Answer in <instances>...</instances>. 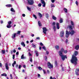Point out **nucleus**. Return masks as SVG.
Returning a JSON list of instances; mask_svg holds the SVG:
<instances>
[{
  "mask_svg": "<svg viewBox=\"0 0 79 79\" xmlns=\"http://www.w3.org/2000/svg\"><path fill=\"white\" fill-rule=\"evenodd\" d=\"M71 24L72 25H70L69 26V31H68V30H66V31L65 37L66 38H68L69 35V34H70L71 35H73L75 33H76V32L74 31L73 30V28L74 27V22L73 21H71Z\"/></svg>",
  "mask_w": 79,
  "mask_h": 79,
  "instance_id": "nucleus-1",
  "label": "nucleus"
},
{
  "mask_svg": "<svg viewBox=\"0 0 79 79\" xmlns=\"http://www.w3.org/2000/svg\"><path fill=\"white\" fill-rule=\"evenodd\" d=\"M77 57L75 56L74 55H73L71 60V63H72V64L76 65L77 64Z\"/></svg>",
  "mask_w": 79,
  "mask_h": 79,
  "instance_id": "nucleus-2",
  "label": "nucleus"
},
{
  "mask_svg": "<svg viewBox=\"0 0 79 79\" xmlns=\"http://www.w3.org/2000/svg\"><path fill=\"white\" fill-rule=\"evenodd\" d=\"M47 64L48 67V68H50V69H51V68H53V64H51V63H50V62H48Z\"/></svg>",
  "mask_w": 79,
  "mask_h": 79,
  "instance_id": "nucleus-3",
  "label": "nucleus"
},
{
  "mask_svg": "<svg viewBox=\"0 0 79 79\" xmlns=\"http://www.w3.org/2000/svg\"><path fill=\"white\" fill-rule=\"evenodd\" d=\"M27 3L28 5H33L34 4V0H27Z\"/></svg>",
  "mask_w": 79,
  "mask_h": 79,
  "instance_id": "nucleus-4",
  "label": "nucleus"
},
{
  "mask_svg": "<svg viewBox=\"0 0 79 79\" xmlns=\"http://www.w3.org/2000/svg\"><path fill=\"white\" fill-rule=\"evenodd\" d=\"M43 32L44 33V34H46L47 33H46V32L47 31V28L46 27H44L43 28Z\"/></svg>",
  "mask_w": 79,
  "mask_h": 79,
  "instance_id": "nucleus-5",
  "label": "nucleus"
},
{
  "mask_svg": "<svg viewBox=\"0 0 79 79\" xmlns=\"http://www.w3.org/2000/svg\"><path fill=\"white\" fill-rule=\"evenodd\" d=\"M61 56V58L63 61H64V60H65V58H66V59H67V57H66V55H63Z\"/></svg>",
  "mask_w": 79,
  "mask_h": 79,
  "instance_id": "nucleus-6",
  "label": "nucleus"
},
{
  "mask_svg": "<svg viewBox=\"0 0 79 79\" xmlns=\"http://www.w3.org/2000/svg\"><path fill=\"white\" fill-rule=\"evenodd\" d=\"M64 31H61L60 32V36L61 37H63L64 35Z\"/></svg>",
  "mask_w": 79,
  "mask_h": 79,
  "instance_id": "nucleus-7",
  "label": "nucleus"
},
{
  "mask_svg": "<svg viewBox=\"0 0 79 79\" xmlns=\"http://www.w3.org/2000/svg\"><path fill=\"white\" fill-rule=\"evenodd\" d=\"M41 3L42 4H43V7H45V2L44 1V0H41Z\"/></svg>",
  "mask_w": 79,
  "mask_h": 79,
  "instance_id": "nucleus-8",
  "label": "nucleus"
},
{
  "mask_svg": "<svg viewBox=\"0 0 79 79\" xmlns=\"http://www.w3.org/2000/svg\"><path fill=\"white\" fill-rule=\"evenodd\" d=\"M76 74L77 76H79V69H77L76 70Z\"/></svg>",
  "mask_w": 79,
  "mask_h": 79,
  "instance_id": "nucleus-9",
  "label": "nucleus"
},
{
  "mask_svg": "<svg viewBox=\"0 0 79 79\" xmlns=\"http://www.w3.org/2000/svg\"><path fill=\"white\" fill-rule=\"evenodd\" d=\"M5 67L6 69H7V70H8V69H9V67H8V64L7 63H6Z\"/></svg>",
  "mask_w": 79,
  "mask_h": 79,
  "instance_id": "nucleus-10",
  "label": "nucleus"
},
{
  "mask_svg": "<svg viewBox=\"0 0 79 79\" xmlns=\"http://www.w3.org/2000/svg\"><path fill=\"white\" fill-rule=\"evenodd\" d=\"M56 28L57 29H60V24L58 23H56Z\"/></svg>",
  "mask_w": 79,
  "mask_h": 79,
  "instance_id": "nucleus-11",
  "label": "nucleus"
},
{
  "mask_svg": "<svg viewBox=\"0 0 79 79\" xmlns=\"http://www.w3.org/2000/svg\"><path fill=\"white\" fill-rule=\"evenodd\" d=\"M59 56H61L63 55V52H61V51H59Z\"/></svg>",
  "mask_w": 79,
  "mask_h": 79,
  "instance_id": "nucleus-12",
  "label": "nucleus"
},
{
  "mask_svg": "<svg viewBox=\"0 0 79 79\" xmlns=\"http://www.w3.org/2000/svg\"><path fill=\"white\" fill-rule=\"evenodd\" d=\"M16 33H14V34L12 35V38L13 39H15V38L16 37Z\"/></svg>",
  "mask_w": 79,
  "mask_h": 79,
  "instance_id": "nucleus-13",
  "label": "nucleus"
},
{
  "mask_svg": "<svg viewBox=\"0 0 79 79\" xmlns=\"http://www.w3.org/2000/svg\"><path fill=\"white\" fill-rule=\"evenodd\" d=\"M54 63L55 64V66L56 67H57V66H58V62H57V61L55 60L54 62Z\"/></svg>",
  "mask_w": 79,
  "mask_h": 79,
  "instance_id": "nucleus-14",
  "label": "nucleus"
},
{
  "mask_svg": "<svg viewBox=\"0 0 79 79\" xmlns=\"http://www.w3.org/2000/svg\"><path fill=\"white\" fill-rule=\"evenodd\" d=\"M55 48L56 49V50H59V48H60V47L59 46L56 45L55 46Z\"/></svg>",
  "mask_w": 79,
  "mask_h": 79,
  "instance_id": "nucleus-15",
  "label": "nucleus"
},
{
  "mask_svg": "<svg viewBox=\"0 0 79 79\" xmlns=\"http://www.w3.org/2000/svg\"><path fill=\"white\" fill-rule=\"evenodd\" d=\"M79 45H77L75 46V49L76 50H79Z\"/></svg>",
  "mask_w": 79,
  "mask_h": 79,
  "instance_id": "nucleus-16",
  "label": "nucleus"
},
{
  "mask_svg": "<svg viewBox=\"0 0 79 79\" xmlns=\"http://www.w3.org/2000/svg\"><path fill=\"white\" fill-rule=\"evenodd\" d=\"M38 24L39 26L40 27L42 26V23H40V21H39L38 22Z\"/></svg>",
  "mask_w": 79,
  "mask_h": 79,
  "instance_id": "nucleus-17",
  "label": "nucleus"
},
{
  "mask_svg": "<svg viewBox=\"0 0 79 79\" xmlns=\"http://www.w3.org/2000/svg\"><path fill=\"white\" fill-rule=\"evenodd\" d=\"M45 17L46 18H47V19H48V18H49V15L47 13L46 14Z\"/></svg>",
  "mask_w": 79,
  "mask_h": 79,
  "instance_id": "nucleus-18",
  "label": "nucleus"
},
{
  "mask_svg": "<svg viewBox=\"0 0 79 79\" xmlns=\"http://www.w3.org/2000/svg\"><path fill=\"white\" fill-rule=\"evenodd\" d=\"M63 20L62 18H60V20H59V22L60 23H63Z\"/></svg>",
  "mask_w": 79,
  "mask_h": 79,
  "instance_id": "nucleus-19",
  "label": "nucleus"
},
{
  "mask_svg": "<svg viewBox=\"0 0 79 79\" xmlns=\"http://www.w3.org/2000/svg\"><path fill=\"white\" fill-rule=\"evenodd\" d=\"M2 76H5V77H6L7 76V75L6 73H3L1 74Z\"/></svg>",
  "mask_w": 79,
  "mask_h": 79,
  "instance_id": "nucleus-20",
  "label": "nucleus"
},
{
  "mask_svg": "<svg viewBox=\"0 0 79 79\" xmlns=\"http://www.w3.org/2000/svg\"><path fill=\"white\" fill-rule=\"evenodd\" d=\"M10 11H12L14 13H15V10H14V9H13V7H11L10 9Z\"/></svg>",
  "mask_w": 79,
  "mask_h": 79,
  "instance_id": "nucleus-21",
  "label": "nucleus"
},
{
  "mask_svg": "<svg viewBox=\"0 0 79 79\" xmlns=\"http://www.w3.org/2000/svg\"><path fill=\"white\" fill-rule=\"evenodd\" d=\"M74 54L75 56H77V55H78V52L77 51L75 52Z\"/></svg>",
  "mask_w": 79,
  "mask_h": 79,
  "instance_id": "nucleus-22",
  "label": "nucleus"
},
{
  "mask_svg": "<svg viewBox=\"0 0 79 79\" xmlns=\"http://www.w3.org/2000/svg\"><path fill=\"white\" fill-rule=\"evenodd\" d=\"M64 10L65 13H68V10L66 8H64Z\"/></svg>",
  "mask_w": 79,
  "mask_h": 79,
  "instance_id": "nucleus-23",
  "label": "nucleus"
},
{
  "mask_svg": "<svg viewBox=\"0 0 79 79\" xmlns=\"http://www.w3.org/2000/svg\"><path fill=\"white\" fill-rule=\"evenodd\" d=\"M6 6L7 7H11V4H7V5H6Z\"/></svg>",
  "mask_w": 79,
  "mask_h": 79,
  "instance_id": "nucleus-24",
  "label": "nucleus"
},
{
  "mask_svg": "<svg viewBox=\"0 0 79 79\" xmlns=\"http://www.w3.org/2000/svg\"><path fill=\"white\" fill-rule=\"evenodd\" d=\"M6 27L7 28H11V25H7Z\"/></svg>",
  "mask_w": 79,
  "mask_h": 79,
  "instance_id": "nucleus-25",
  "label": "nucleus"
},
{
  "mask_svg": "<svg viewBox=\"0 0 79 79\" xmlns=\"http://www.w3.org/2000/svg\"><path fill=\"white\" fill-rule=\"evenodd\" d=\"M21 45H22V46H23V47H25L26 46V45L24 44V43L22 42L21 43Z\"/></svg>",
  "mask_w": 79,
  "mask_h": 79,
  "instance_id": "nucleus-26",
  "label": "nucleus"
},
{
  "mask_svg": "<svg viewBox=\"0 0 79 79\" xmlns=\"http://www.w3.org/2000/svg\"><path fill=\"white\" fill-rule=\"evenodd\" d=\"M27 8L28 9V11H31V8H30L28 6H27Z\"/></svg>",
  "mask_w": 79,
  "mask_h": 79,
  "instance_id": "nucleus-27",
  "label": "nucleus"
},
{
  "mask_svg": "<svg viewBox=\"0 0 79 79\" xmlns=\"http://www.w3.org/2000/svg\"><path fill=\"white\" fill-rule=\"evenodd\" d=\"M38 15L40 18H42V15L40 13H39Z\"/></svg>",
  "mask_w": 79,
  "mask_h": 79,
  "instance_id": "nucleus-28",
  "label": "nucleus"
},
{
  "mask_svg": "<svg viewBox=\"0 0 79 79\" xmlns=\"http://www.w3.org/2000/svg\"><path fill=\"white\" fill-rule=\"evenodd\" d=\"M52 19L54 20H56V17H55L54 16H52Z\"/></svg>",
  "mask_w": 79,
  "mask_h": 79,
  "instance_id": "nucleus-29",
  "label": "nucleus"
},
{
  "mask_svg": "<svg viewBox=\"0 0 79 79\" xmlns=\"http://www.w3.org/2000/svg\"><path fill=\"white\" fill-rule=\"evenodd\" d=\"M38 68L39 70H40V71L42 69V68H41V67H40V66H39Z\"/></svg>",
  "mask_w": 79,
  "mask_h": 79,
  "instance_id": "nucleus-30",
  "label": "nucleus"
},
{
  "mask_svg": "<svg viewBox=\"0 0 79 79\" xmlns=\"http://www.w3.org/2000/svg\"><path fill=\"white\" fill-rule=\"evenodd\" d=\"M35 52L36 53V55L37 56H39V54L38 53V52H37V51H35Z\"/></svg>",
  "mask_w": 79,
  "mask_h": 79,
  "instance_id": "nucleus-31",
  "label": "nucleus"
},
{
  "mask_svg": "<svg viewBox=\"0 0 79 79\" xmlns=\"http://www.w3.org/2000/svg\"><path fill=\"white\" fill-rule=\"evenodd\" d=\"M2 54H5V50H2Z\"/></svg>",
  "mask_w": 79,
  "mask_h": 79,
  "instance_id": "nucleus-32",
  "label": "nucleus"
},
{
  "mask_svg": "<svg viewBox=\"0 0 79 79\" xmlns=\"http://www.w3.org/2000/svg\"><path fill=\"white\" fill-rule=\"evenodd\" d=\"M64 49L63 48H61V50L60 51L61 52H64Z\"/></svg>",
  "mask_w": 79,
  "mask_h": 79,
  "instance_id": "nucleus-33",
  "label": "nucleus"
},
{
  "mask_svg": "<svg viewBox=\"0 0 79 79\" xmlns=\"http://www.w3.org/2000/svg\"><path fill=\"white\" fill-rule=\"evenodd\" d=\"M21 31H18L16 34H20V33H21Z\"/></svg>",
  "mask_w": 79,
  "mask_h": 79,
  "instance_id": "nucleus-34",
  "label": "nucleus"
},
{
  "mask_svg": "<svg viewBox=\"0 0 79 79\" xmlns=\"http://www.w3.org/2000/svg\"><path fill=\"white\" fill-rule=\"evenodd\" d=\"M55 24H56L55 22H53V23L52 24V26H55Z\"/></svg>",
  "mask_w": 79,
  "mask_h": 79,
  "instance_id": "nucleus-35",
  "label": "nucleus"
},
{
  "mask_svg": "<svg viewBox=\"0 0 79 79\" xmlns=\"http://www.w3.org/2000/svg\"><path fill=\"white\" fill-rule=\"evenodd\" d=\"M42 48L43 50H44L46 51V48L45 46L43 47Z\"/></svg>",
  "mask_w": 79,
  "mask_h": 79,
  "instance_id": "nucleus-36",
  "label": "nucleus"
},
{
  "mask_svg": "<svg viewBox=\"0 0 79 79\" xmlns=\"http://www.w3.org/2000/svg\"><path fill=\"white\" fill-rule=\"evenodd\" d=\"M53 29L54 31H56V27H55V26H54Z\"/></svg>",
  "mask_w": 79,
  "mask_h": 79,
  "instance_id": "nucleus-37",
  "label": "nucleus"
},
{
  "mask_svg": "<svg viewBox=\"0 0 79 79\" xmlns=\"http://www.w3.org/2000/svg\"><path fill=\"white\" fill-rule=\"evenodd\" d=\"M8 24L9 25H10V24H11V21H10L8 22Z\"/></svg>",
  "mask_w": 79,
  "mask_h": 79,
  "instance_id": "nucleus-38",
  "label": "nucleus"
},
{
  "mask_svg": "<svg viewBox=\"0 0 79 79\" xmlns=\"http://www.w3.org/2000/svg\"><path fill=\"white\" fill-rule=\"evenodd\" d=\"M24 55H22L21 56V59H24Z\"/></svg>",
  "mask_w": 79,
  "mask_h": 79,
  "instance_id": "nucleus-39",
  "label": "nucleus"
},
{
  "mask_svg": "<svg viewBox=\"0 0 79 79\" xmlns=\"http://www.w3.org/2000/svg\"><path fill=\"white\" fill-rule=\"evenodd\" d=\"M33 17H34V18H35V19H37V16H36V15H33Z\"/></svg>",
  "mask_w": 79,
  "mask_h": 79,
  "instance_id": "nucleus-40",
  "label": "nucleus"
},
{
  "mask_svg": "<svg viewBox=\"0 0 79 79\" xmlns=\"http://www.w3.org/2000/svg\"><path fill=\"white\" fill-rule=\"evenodd\" d=\"M32 46H33V47H34V48H35V45L32 44Z\"/></svg>",
  "mask_w": 79,
  "mask_h": 79,
  "instance_id": "nucleus-41",
  "label": "nucleus"
},
{
  "mask_svg": "<svg viewBox=\"0 0 79 79\" xmlns=\"http://www.w3.org/2000/svg\"><path fill=\"white\" fill-rule=\"evenodd\" d=\"M68 52V51L65 50V51H64V53H66Z\"/></svg>",
  "mask_w": 79,
  "mask_h": 79,
  "instance_id": "nucleus-42",
  "label": "nucleus"
},
{
  "mask_svg": "<svg viewBox=\"0 0 79 79\" xmlns=\"http://www.w3.org/2000/svg\"><path fill=\"white\" fill-rule=\"evenodd\" d=\"M51 6L52 8V7H55V6H54V4H52Z\"/></svg>",
  "mask_w": 79,
  "mask_h": 79,
  "instance_id": "nucleus-43",
  "label": "nucleus"
},
{
  "mask_svg": "<svg viewBox=\"0 0 79 79\" xmlns=\"http://www.w3.org/2000/svg\"><path fill=\"white\" fill-rule=\"evenodd\" d=\"M42 6V4L41 3H39L38 4V6L40 7Z\"/></svg>",
  "mask_w": 79,
  "mask_h": 79,
  "instance_id": "nucleus-44",
  "label": "nucleus"
},
{
  "mask_svg": "<svg viewBox=\"0 0 79 79\" xmlns=\"http://www.w3.org/2000/svg\"><path fill=\"white\" fill-rule=\"evenodd\" d=\"M68 39H66L65 41V43L66 44H68Z\"/></svg>",
  "mask_w": 79,
  "mask_h": 79,
  "instance_id": "nucleus-45",
  "label": "nucleus"
},
{
  "mask_svg": "<svg viewBox=\"0 0 79 79\" xmlns=\"http://www.w3.org/2000/svg\"><path fill=\"white\" fill-rule=\"evenodd\" d=\"M15 67L16 68H18V64H16L15 65Z\"/></svg>",
  "mask_w": 79,
  "mask_h": 79,
  "instance_id": "nucleus-46",
  "label": "nucleus"
},
{
  "mask_svg": "<svg viewBox=\"0 0 79 79\" xmlns=\"http://www.w3.org/2000/svg\"><path fill=\"white\" fill-rule=\"evenodd\" d=\"M46 53L47 55H48L49 52H48V51H46Z\"/></svg>",
  "mask_w": 79,
  "mask_h": 79,
  "instance_id": "nucleus-47",
  "label": "nucleus"
},
{
  "mask_svg": "<svg viewBox=\"0 0 79 79\" xmlns=\"http://www.w3.org/2000/svg\"><path fill=\"white\" fill-rule=\"evenodd\" d=\"M45 60H46V61H47V56H45Z\"/></svg>",
  "mask_w": 79,
  "mask_h": 79,
  "instance_id": "nucleus-48",
  "label": "nucleus"
},
{
  "mask_svg": "<svg viewBox=\"0 0 79 79\" xmlns=\"http://www.w3.org/2000/svg\"><path fill=\"white\" fill-rule=\"evenodd\" d=\"M40 45H41V46H43V44L42 43H40Z\"/></svg>",
  "mask_w": 79,
  "mask_h": 79,
  "instance_id": "nucleus-49",
  "label": "nucleus"
},
{
  "mask_svg": "<svg viewBox=\"0 0 79 79\" xmlns=\"http://www.w3.org/2000/svg\"><path fill=\"white\" fill-rule=\"evenodd\" d=\"M15 55H13V59H15Z\"/></svg>",
  "mask_w": 79,
  "mask_h": 79,
  "instance_id": "nucleus-50",
  "label": "nucleus"
},
{
  "mask_svg": "<svg viewBox=\"0 0 79 79\" xmlns=\"http://www.w3.org/2000/svg\"><path fill=\"white\" fill-rule=\"evenodd\" d=\"M22 16L23 17H25V16H26V15H25V14H22Z\"/></svg>",
  "mask_w": 79,
  "mask_h": 79,
  "instance_id": "nucleus-51",
  "label": "nucleus"
},
{
  "mask_svg": "<svg viewBox=\"0 0 79 79\" xmlns=\"http://www.w3.org/2000/svg\"><path fill=\"white\" fill-rule=\"evenodd\" d=\"M30 61H31V62H32V57H31L30 58Z\"/></svg>",
  "mask_w": 79,
  "mask_h": 79,
  "instance_id": "nucleus-52",
  "label": "nucleus"
},
{
  "mask_svg": "<svg viewBox=\"0 0 79 79\" xmlns=\"http://www.w3.org/2000/svg\"><path fill=\"white\" fill-rule=\"evenodd\" d=\"M16 50H15V49H14V50H13V53H16Z\"/></svg>",
  "mask_w": 79,
  "mask_h": 79,
  "instance_id": "nucleus-53",
  "label": "nucleus"
},
{
  "mask_svg": "<svg viewBox=\"0 0 79 79\" xmlns=\"http://www.w3.org/2000/svg\"><path fill=\"white\" fill-rule=\"evenodd\" d=\"M55 0H51L52 3H54V2H55Z\"/></svg>",
  "mask_w": 79,
  "mask_h": 79,
  "instance_id": "nucleus-54",
  "label": "nucleus"
},
{
  "mask_svg": "<svg viewBox=\"0 0 79 79\" xmlns=\"http://www.w3.org/2000/svg\"><path fill=\"white\" fill-rule=\"evenodd\" d=\"M43 71L44 74H46V71H45L44 70H43Z\"/></svg>",
  "mask_w": 79,
  "mask_h": 79,
  "instance_id": "nucleus-55",
  "label": "nucleus"
},
{
  "mask_svg": "<svg viewBox=\"0 0 79 79\" xmlns=\"http://www.w3.org/2000/svg\"><path fill=\"white\" fill-rule=\"evenodd\" d=\"M76 4L77 6L78 5V2H77V1L76 2Z\"/></svg>",
  "mask_w": 79,
  "mask_h": 79,
  "instance_id": "nucleus-56",
  "label": "nucleus"
},
{
  "mask_svg": "<svg viewBox=\"0 0 79 79\" xmlns=\"http://www.w3.org/2000/svg\"><path fill=\"white\" fill-rule=\"evenodd\" d=\"M13 64H16V61H14V63H13Z\"/></svg>",
  "mask_w": 79,
  "mask_h": 79,
  "instance_id": "nucleus-57",
  "label": "nucleus"
},
{
  "mask_svg": "<svg viewBox=\"0 0 79 79\" xmlns=\"http://www.w3.org/2000/svg\"><path fill=\"white\" fill-rule=\"evenodd\" d=\"M21 68V65H20L19 66V69H20Z\"/></svg>",
  "mask_w": 79,
  "mask_h": 79,
  "instance_id": "nucleus-58",
  "label": "nucleus"
},
{
  "mask_svg": "<svg viewBox=\"0 0 79 79\" xmlns=\"http://www.w3.org/2000/svg\"><path fill=\"white\" fill-rule=\"evenodd\" d=\"M62 71H64V68H63V67H62Z\"/></svg>",
  "mask_w": 79,
  "mask_h": 79,
  "instance_id": "nucleus-59",
  "label": "nucleus"
},
{
  "mask_svg": "<svg viewBox=\"0 0 79 79\" xmlns=\"http://www.w3.org/2000/svg\"><path fill=\"white\" fill-rule=\"evenodd\" d=\"M16 55H19V52H17L16 53Z\"/></svg>",
  "mask_w": 79,
  "mask_h": 79,
  "instance_id": "nucleus-60",
  "label": "nucleus"
},
{
  "mask_svg": "<svg viewBox=\"0 0 79 79\" xmlns=\"http://www.w3.org/2000/svg\"><path fill=\"white\" fill-rule=\"evenodd\" d=\"M29 54L30 56H32V54H31L30 52H29Z\"/></svg>",
  "mask_w": 79,
  "mask_h": 79,
  "instance_id": "nucleus-61",
  "label": "nucleus"
},
{
  "mask_svg": "<svg viewBox=\"0 0 79 79\" xmlns=\"http://www.w3.org/2000/svg\"><path fill=\"white\" fill-rule=\"evenodd\" d=\"M0 66L1 67H2V64L0 63Z\"/></svg>",
  "mask_w": 79,
  "mask_h": 79,
  "instance_id": "nucleus-62",
  "label": "nucleus"
},
{
  "mask_svg": "<svg viewBox=\"0 0 79 79\" xmlns=\"http://www.w3.org/2000/svg\"><path fill=\"white\" fill-rule=\"evenodd\" d=\"M36 39H38V40H40V38L39 37H36Z\"/></svg>",
  "mask_w": 79,
  "mask_h": 79,
  "instance_id": "nucleus-63",
  "label": "nucleus"
},
{
  "mask_svg": "<svg viewBox=\"0 0 79 79\" xmlns=\"http://www.w3.org/2000/svg\"><path fill=\"white\" fill-rule=\"evenodd\" d=\"M23 67L24 68H26V65H23Z\"/></svg>",
  "mask_w": 79,
  "mask_h": 79,
  "instance_id": "nucleus-64",
  "label": "nucleus"
}]
</instances>
